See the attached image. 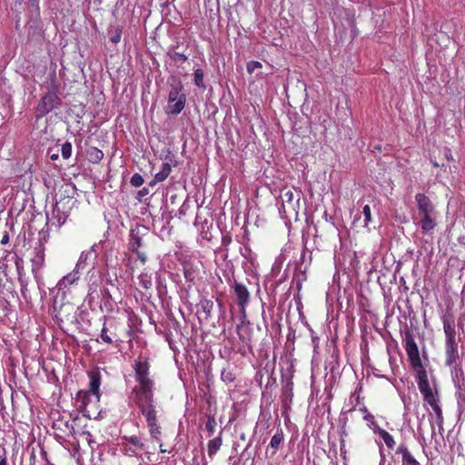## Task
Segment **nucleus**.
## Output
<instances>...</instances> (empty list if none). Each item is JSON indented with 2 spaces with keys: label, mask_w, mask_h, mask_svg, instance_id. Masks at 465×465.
I'll list each match as a JSON object with an SVG mask.
<instances>
[{
  "label": "nucleus",
  "mask_w": 465,
  "mask_h": 465,
  "mask_svg": "<svg viewBox=\"0 0 465 465\" xmlns=\"http://www.w3.org/2000/svg\"><path fill=\"white\" fill-rule=\"evenodd\" d=\"M459 360L458 343L445 342V365L450 368L455 367Z\"/></svg>",
  "instance_id": "14"
},
{
  "label": "nucleus",
  "mask_w": 465,
  "mask_h": 465,
  "mask_svg": "<svg viewBox=\"0 0 465 465\" xmlns=\"http://www.w3.org/2000/svg\"><path fill=\"white\" fill-rule=\"evenodd\" d=\"M152 443H153V445L150 446V449H152V450H151L152 452L151 453H153L156 450V445H155V442H152ZM156 444L159 445L160 452L165 453L167 451L164 448H163L162 440L160 442H156Z\"/></svg>",
  "instance_id": "41"
},
{
  "label": "nucleus",
  "mask_w": 465,
  "mask_h": 465,
  "mask_svg": "<svg viewBox=\"0 0 465 465\" xmlns=\"http://www.w3.org/2000/svg\"><path fill=\"white\" fill-rule=\"evenodd\" d=\"M129 251L134 252L139 251V248L142 246V238L134 232V231L131 232L130 234V241H129Z\"/></svg>",
  "instance_id": "25"
},
{
  "label": "nucleus",
  "mask_w": 465,
  "mask_h": 465,
  "mask_svg": "<svg viewBox=\"0 0 465 465\" xmlns=\"http://www.w3.org/2000/svg\"><path fill=\"white\" fill-rule=\"evenodd\" d=\"M59 84L54 74L50 79L46 93L41 97L35 107V117L40 119L48 114L53 110L60 107L62 100L58 95Z\"/></svg>",
  "instance_id": "3"
},
{
  "label": "nucleus",
  "mask_w": 465,
  "mask_h": 465,
  "mask_svg": "<svg viewBox=\"0 0 465 465\" xmlns=\"http://www.w3.org/2000/svg\"><path fill=\"white\" fill-rule=\"evenodd\" d=\"M73 202L71 199L64 198L58 201L53 209V217L59 226L63 225L69 217Z\"/></svg>",
  "instance_id": "7"
},
{
  "label": "nucleus",
  "mask_w": 465,
  "mask_h": 465,
  "mask_svg": "<svg viewBox=\"0 0 465 465\" xmlns=\"http://www.w3.org/2000/svg\"><path fill=\"white\" fill-rule=\"evenodd\" d=\"M143 176L136 173H134L132 177H131V180H130V183L131 184L134 186V187H140L143 185Z\"/></svg>",
  "instance_id": "37"
},
{
  "label": "nucleus",
  "mask_w": 465,
  "mask_h": 465,
  "mask_svg": "<svg viewBox=\"0 0 465 465\" xmlns=\"http://www.w3.org/2000/svg\"><path fill=\"white\" fill-rule=\"evenodd\" d=\"M222 433L223 431H220L218 437L208 441L207 451L210 458H213L218 452L223 444Z\"/></svg>",
  "instance_id": "21"
},
{
  "label": "nucleus",
  "mask_w": 465,
  "mask_h": 465,
  "mask_svg": "<svg viewBox=\"0 0 465 465\" xmlns=\"http://www.w3.org/2000/svg\"><path fill=\"white\" fill-rule=\"evenodd\" d=\"M376 431L379 433L380 437L383 440L384 443L389 449H393L395 446V440L393 437L385 430L381 428H377Z\"/></svg>",
  "instance_id": "24"
},
{
  "label": "nucleus",
  "mask_w": 465,
  "mask_h": 465,
  "mask_svg": "<svg viewBox=\"0 0 465 465\" xmlns=\"http://www.w3.org/2000/svg\"><path fill=\"white\" fill-rule=\"evenodd\" d=\"M53 428L64 435H71L74 430V428L70 420H65L64 417H59L56 419L53 423Z\"/></svg>",
  "instance_id": "19"
},
{
  "label": "nucleus",
  "mask_w": 465,
  "mask_h": 465,
  "mask_svg": "<svg viewBox=\"0 0 465 465\" xmlns=\"http://www.w3.org/2000/svg\"><path fill=\"white\" fill-rule=\"evenodd\" d=\"M87 376L89 378V389L87 391H89L93 394L94 402H99L101 398V371L98 368H95L87 371Z\"/></svg>",
  "instance_id": "10"
},
{
  "label": "nucleus",
  "mask_w": 465,
  "mask_h": 465,
  "mask_svg": "<svg viewBox=\"0 0 465 465\" xmlns=\"http://www.w3.org/2000/svg\"><path fill=\"white\" fill-rule=\"evenodd\" d=\"M359 411L362 413L363 420L367 421L369 428L372 429L376 432V429L379 428V425L375 420L374 416L368 411L366 406L361 407Z\"/></svg>",
  "instance_id": "22"
},
{
  "label": "nucleus",
  "mask_w": 465,
  "mask_h": 465,
  "mask_svg": "<svg viewBox=\"0 0 465 465\" xmlns=\"http://www.w3.org/2000/svg\"><path fill=\"white\" fill-rule=\"evenodd\" d=\"M355 410V407H352L351 409H350L348 411H352Z\"/></svg>",
  "instance_id": "53"
},
{
  "label": "nucleus",
  "mask_w": 465,
  "mask_h": 465,
  "mask_svg": "<svg viewBox=\"0 0 465 465\" xmlns=\"http://www.w3.org/2000/svg\"><path fill=\"white\" fill-rule=\"evenodd\" d=\"M359 400H360V396L358 395V396L356 397V401H357V402H359Z\"/></svg>",
  "instance_id": "54"
},
{
  "label": "nucleus",
  "mask_w": 465,
  "mask_h": 465,
  "mask_svg": "<svg viewBox=\"0 0 465 465\" xmlns=\"http://www.w3.org/2000/svg\"><path fill=\"white\" fill-rule=\"evenodd\" d=\"M362 214L364 216V225L365 226H368L372 219H371V206L366 204L363 206L362 208Z\"/></svg>",
  "instance_id": "35"
},
{
  "label": "nucleus",
  "mask_w": 465,
  "mask_h": 465,
  "mask_svg": "<svg viewBox=\"0 0 465 465\" xmlns=\"http://www.w3.org/2000/svg\"><path fill=\"white\" fill-rule=\"evenodd\" d=\"M422 398L424 402L430 405V408L440 403V394L437 389H434L433 391H430L429 393H423Z\"/></svg>",
  "instance_id": "23"
},
{
  "label": "nucleus",
  "mask_w": 465,
  "mask_h": 465,
  "mask_svg": "<svg viewBox=\"0 0 465 465\" xmlns=\"http://www.w3.org/2000/svg\"><path fill=\"white\" fill-rule=\"evenodd\" d=\"M80 278V271L74 268L71 272L64 276L58 282L59 289H64L76 282Z\"/></svg>",
  "instance_id": "20"
},
{
  "label": "nucleus",
  "mask_w": 465,
  "mask_h": 465,
  "mask_svg": "<svg viewBox=\"0 0 465 465\" xmlns=\"http://www.w3.org/2000/svg\"><path fill=\"white\" fill-rule=\"evenodd\" d=\"M262 67V64L258 61H251L247 64V72L249 74H252L256 69H259Z\"/></svg>",
  "instance_id": "39"
},
{
  "label": "nucleus",
  "mask_w": 465,
  "mask_h": 465,
  "mask_svg": "<svg viewBox=\"0 0 465 465\" xmlns=\"http://www.w3.org/2000/svg\"><path fill=\"white\" fill-rule=\"evenodd\" d=\"M146 194H148V190L147 189L143 188V190L139 191V195L140 196H144Z\"/></svg>",
  "instance_id": "49"
},
{
  "label": "nucleus",
  "mask_w": 465,
  "mask_h": 465,
  "mask_svg": "<svg viewBox=\"0 0 465 465\" xmlns=\"http://www.w3.org/2000/svg\"><path fill=\"white\" fill-rule=\"evenodd\" d=\"M430 162H431V163H432V165H433L434 167H439V166H440V164H439L436 161H434V160H430Z\"/></svg>",
  "instance_id": "50"
},
{
  "label": "nucleus",
  "mask_w": 465,
  "mask_h": 465,
  "mask_svg": "<svg viewBox=\"0 0 465 465\" xmlns=\"http://www.w3.org/2000/svg\"><path fill=\"white\" fill-rule=\"evenodd\" d=\"M35 255L31 259L32 262V271L36 272L39 271L43 265L45 264V248L43 244H39L35 248Z\"/></svg>",
  "instance_id": "18"
},
{
  "label": "nucleus",
  "mask_w": 465,
  "mask_h": 465,
  "mask_svg": "<svg viewBox=\"0 0 465 465\" xmlns=\"http://www.w3.org/2000/svg\"><path fill=\"white\" fill-rule=\"evenodd\" d=\"M139 285L144 290H149L153 287L152 275L146 272L141 273L138 277Z\"/></svg>",
  "instance_id": "28"
},
{
  "label": "nucleus",
  "mask_w": 465,
  "mask_h": 465,
  "mask_svg": "<svg viewBox=\"0 0 465 465\" xmlns=\"http://www.w3.org/2000/svg\"><path fill=\"white\" fill-rule=\"evenodd\" d=\"M418 384V388L420 390V394L422 395L423 393H429L430 391H433L434 390L431 388L430 384V381L429 380L428 381H420V382H417Z\"/></svg>",
  "instance_id": "34"
},
{
  "label": "nucleus",
  "mask_w": 465,
  "mask_h": 465,
  "mask_svg": "<svg viewBox=\"0 0 465 465\" xmlns=\"http://www.w3.org/2000/svg\"><path fill=\"white\" fill-rule=\"evenodd\" d=\"M284 440V434L283 430L282 429L277 430L276 433L272 436L271 441H270V447L274 449L275 450H278L280 445Z\"/></svg>",
  "instance_id": "26"
},
{
  "label": "nucleus",
  "mask_w": 465,
  "mask_h": 465,
  "mask_svg": "<svg viewBox=\"0 0 465 465\" xmlns=\"http://www.w3.org/2000/svg\"><path fill=\"white\" fill-rule=\"evenodd\" d=\"M184 277L187 281L193 282L194 279L193 272L185 270L184 271Z\"/></svg>",
  "instance_id": "44"
},
{
  "label": "nucleus",
  "mask_w": 465,
  "mask_h": 465,
  "mask_svg": "<svg viewBox=\"0 0 465 465\" xmlns=\"http://www.w3.org/2000/svg\"><path fill=\"white\" fill-rule=\"evenodd\" d=\"M221 378L226 383H231L235 379L234 374L230 369H223L221 373Z\"/></svg>",
  "instance_id": "33"
},
{
  "label": "nucleus",
  "mask_w": 465,
  "mask_h": 465,
  "mask_svg": "<svg viewBox=\"0 0 465 465\" xmlns=\"http://www.w3.org/2000/svg\"><path fill=\"white\" fill-rule=\"evenodd\" d=\"M104 154H103V152L94 148V159L95 161H100L102 158H103Z\"/></svg>",
  "instance_id": "42"
},
{
  "label": "nucleus",
  "mask_w": 465,
  "mask_h": 465,
  "mask_svg": "<svg viewBox=\"0 0 465 465\" xmlns=\"http://www.w3.org/2000/svg\"><path fill=\"white\" fill-rule=\"evenodd\" d=\"M443 331L445 334V342H455L456 341V331L455 322L450 315H443Z\"/></svg>",
  "instance_id": "16"
},
{
  "label": "nucleus",
  "mask_w": 465,
  "mask_h": 465,
  "mask_svg": "<svg viewBox=\"0 0 465 465\" xmlns=\"http://www.w3.org/2000/svg\"><path fill=\"white\" fill-rule=\"evenodd\" d=\"M9 242L8 234H5L1 240V244L5 245Z\"/></svg>",
  "instance_id": "48"
},
{
  "label": "nucleus",
  "mask_w": 465,
  "mask_h": 465,
  "mask_svg": "<svg viewBox=\"0 0 465 465\" xmlns=\"http://www.w3.org/2000/svg\"><path fill=\"white\" fill-rule=\"evenodd\" d=\"M403 345L410 366L415 373L416 382L428 381V372L422 364L418 345L415 341L413 332L411 330L407 329L404 332Z\"/></svg>",
  "instance_id": "2"
},
{
  "label": "nucleus",
  "mask_w": 465,
  "mask_h": 465,
  "mask_svg": "<svg viewBox=\"0 0 465 465\" xmlns=\"http://www.w3.org/2000/svg\"><path fill=\"white\" fill-rule=\"evenodd\" d=\"M137 255V259L140 261L141 264L142 265H144L146 261H147V256L144 252H140V251H137V252H134Z\"/></svg>",
  "instance_id": "40"
},
{
  "label": "nucleus",
  "mask_w": 465,
  "mask_h": 465,
  "mask_svg": "<svg viewBox=\"0 0 465 465\" xmlns=\"http://www.w3.org/2000/svg\"><path fill=\"white\" fill-rule=\"evenodd\" d=\"M122 448L124 452L128 456H137L141 452L148 454L152 452L150 446H146L142 439L136 435L123 437Z\"/></svg>",
  "instance_id": "5"
},
{
  "label": "nucleus",
  "mask_w": 465,
  "mask_h": 465,
  "mask_svg": "<svg viewBox=\"0 0 465 465\" xmlns=\"http://www.w3.org/2000/svg\"><path fill=\"white\" fill-rule=\"evenodd\" d=\"M193 76H194V79H193L194 84L201 89H205L206 85L203 81V78H204L203 70L201 68L194 70Z\"/></svg>",
  "instance_id": "31"
},
{
  "label": "nucleus",
  "mask_w": 465,
  "mask_h": 465,
  "mask_svg": "<svg viewBox=\"0 0 465 465\" xmlns=\"http://www.w3.org/2000/svg\"><path fill=\"white\" fill-rule=\"evenodd\" d=\"M50 158H51L52 160H56V159L58 158V154H52V155L50 156Z\"/></svg>",
  "instance_id": "51"
},
{
  "label": "nucleus",
  "mask_w": 465,
  "mask_h": 465,
  "mask_svg": "<svg viewBox=\"0 0 465 465\" xmlns=\"http://www.w3.org/2000/svg\"><path fill=\"white\" fill-rule=\"evenodd\" d=\"M100 338L102 339V341L107 344H113V338L108 334V329L105 327V323L104 324L103 328H102V331H101V334H100Z\"/></svg>",
  "instance_id": "36"
},
{
  "label": "nucleus",
  "mask_w": 465,
  "mask_h": 465,
  "mask_svg": "<svg viewBox=\"0 0 465 465\" xmlns=\"http://www.w3.org/2000/svg\"><path fill=\"white\" fill-rule=\"evenodd\" d=\"M167 55L178 65L183 64L188 60V55L176 51H170L167 53Z\"/></svg>",
  "instance_id": "27"
},
{
  "label": "nucleus",
  "mask_w": 465,
  "mask_h": 465,
  "mask_svg": "<svg viewBox=\"0 0 465 465\" xmlns=\"http://www.w3.org/2000/svg\"><path fill=\"white\" fill-rule=\"evenodd\" d=\"M0 465H7V458L5 449L3 450L2 454H0Z\"/></svg>",
  "instance_id": "45"
},
{
  "label": "nucleus",
  "mask_w": 465,
  "mask_h": 465,
  "mask_svg": "<svg viewBox=\"0 0 465 465\" xmlns=\"http://www.w3.org/2000/svg\"><path fill=\"white\" fill-rule=\"evenodd\" d=\"M216 420L214 416H207L206 421H205V430L208 431L209 436H212L214 433V430L216 427Z\"/></svg>",
  "instance_id": "32"
},
{
  "label": "nucleus",
  "mask_w": 465,
  "mask_h": 465,
  "mask_svg": "<svg viewBox=\"0 0 465 465\" xmlns=\"http://www.w3.org/2000/svg\"><path fill=\"white\" fill-rule=\"evenodd\" d=\"M431 409L435 414L436 423H437V425L439 427V430L440 432L441 430H443V423H444V417H443V412H442L440 404L439 403L438 405L432 407Z\"/></svg>",
  "instance_id": "29"
},
{
  "label": "nucleus",
  "mask_w": 465,
  "mask_h": 465,
  "mask_svg": "<svg viewBox=\"0 0 465 465\" xmlns=\"http://www.w3.org/2000/svg\"><path fill=\"white\" fill-rule=\"evenodd\" d=\"M396 454L401 455V465H420L405 444H400Z\"/></svg>",
  "instance_id": "17"
},
{
  "label": "nucleus",
  "mask_w": 465,
  "mask_h": 465,
  "mask_svg": "<svg viewBox=\"0 0 465 465\" xmlns=\"http://www.w3.org/2000/svg\"><path fill=\"white\" fill-rule=\"evenodd\" d=\"M415 201L417 203L418 214L436 213L433 203L424 193H417Z\"/></svg>",
  "instance_id": "15"
},
{
  "label": "nucleus",
  "mask_w": 465,
  "mask_h": 465,
  "mask_svg": "<svg viewBox=\"0 0 465 465\" xmlns=\"http://www.w3.org/2000/svg\"><path fill=\"white\" fill-rule=\"evenodd\" d=\"M444 155H445V158L448 160V161H453V157H452V153H451V151L450 148L448 147H445L444 148Z\"/></svg>",
  "instance_id": "43"
},
{
  "label": "nucleus",
  "mask_w": 465,
  "mask_h": 465,
  "mask_svg": "<svg viewBox=\"0 0 465 465\" xmlns=\"http://www.w3.org/2000/svg\"><path fill=\"white\" fill-rule=\"evenodd\" d=\"M237 299V304L240 308V312L242 318H246V307L251 300V293L247 287L241 282H234L232 286Z\"/></svg>",
  "instance_id": "6"
},
{
  "label": "nucleus",
  "mask_w": 465,
  "mask_h": 465,
  "mask_svg": "<svg viewBox=\"0 0 465 465\" xmlns=\"http://www.w3.org/2000/svg\"><path fill=\"white\" fill-rule=\"evenodd\" d=\"M237 334L241 342L248 347L252 348V331L251 328V323L246 318H242L241 315L240 323L237 324L236 327Z\"/></svg>",
  "instance_id": "11"
},
{
  "label": "nucleus",
  "mask_w": 465,
  "mask_h": 465,
  "mask_svg": "<svg viewBox=\"0 0 465 465\" xmlns=\"http://www.w3.org/2000/svg\"><path fill=\"white\" fill-rule=\"evenodd\" d=\"M280 198L282 200V209L284 213L291 212L296 213V209L299 206L300 194L297 193V199H294V193L292 189L283 187L281 191Z\"/></svg>",
  "instance_id": "9"
},
{
  "label": "nucleus",
  "mask_w": 465,
  "mask_h": 465,
  "mask_svg": "<svg viewBox=\"0 0 465 465\" xmlns=\"http://www.w3.org/2000/svg\"><path fill=\"white\" fill-rule=\"evenodd\" d=\"M136 385L133 388L134 401L145 418L152 442H160L162 428L159 424L154 401V380L151 374L148 357L139 355L133 363Z\"/></svg>",
  "instance_id": "1"
},
{
  "label": "nucleus",
  "mask_w": 465,
  "mask_h": 465,
  "mask_svg": "<svg viewBox=\"0 0 465 465\" xmlns=\"http://www.w3.org/2000/svg\"><path fill=\"white\" fill-rule=\"evenodd\" d=\"M232 242V237L230 235H224L222 239V243L223 246H227Z\"/></svg>",
  "instance_id": "46"
},
{
  "label": "nucleus",
  "mask_w": 465,
  "mask_h": 465,
  "mask_svg": "<svg viewBox=\"0 0 465 465\" xmlns=\"http://www.w3.org/2000/svg\"><path fill=\"white\" fill-rule=\"evenodd\" d=\"M435 435V429L434 427L432 426V436Z\"/></svg>",
  "instance_id": "52"
},
{
  "label": "nucleus",
  "mask_w": 465,
  "mask_h": 465,
  "mask_svg": "<svg viewBox=\"0 0 465 465\" xmlns=\"http://www.w3.org/2000/svg\"><path fill=\"white\" fill-rule=\"evenodd\" d=\"M94 401L93 394L87 390H80L74 398V406L79 412H89L87 407Z\"/></svg>",
  "instance_id": "12"
},
{
  "label": "nucleus",
  "mask_w": 465,
  "mask_h": 465,
  "mask_svg": "<svg viewBox=\"0 0 465 465\" xmlns=\"http://www.w3.org/2000/svg\"><path fill=\"white\" fill-rule=\"evenodd\" d=\"M121 40V33L118 32L115 35L111 38L113 43H118Z\"/></svg>",
  "instance_id": "47"
},
{
  "label": "nucleus",
  "mask_w": 465,
  "mask_h": 465,
  "mask_svg": "<svg viewBox=\"0 0 465 465\" xmlns=\"http://www.w3.org/2000/svg\"><path fill=\"white\" fill-rule=\"evenodd\" d=\"M170 91L168 94L166 113L169 114H179L184 108L186 104V94L183 90L182 81L172 76L168 79Z\"/></svg>",
  "instance_id": "4"
},
{
  "label": "nucleus",
  "mask_w": 465,
  "mask_h": 465,
  "mask_svg": "<svg viewBox=\"0 0 465 465\" xmlns=\"http://www.w3.org/2000/svg\"><path fill=\"white\" fill-rule=\"evenodd\" d=\"M419 225L423 234H431L437 226L435 213L418 214Z\"/></svg>",
  "instance_id": "13"
},
{
  "label": "nucleus",
  "mask_w": 465,
  "mask_h": 465,
  "mask_svg": "<svg viewBox=\"0 0 465 465\" xmlns=\"http://www.w3.org/2000/svg\"><path fill=\"white\" fill-rule=\"evenodd\" d=\"M165 162L162 164V169L155 175L153 180L149 183L150 186H154L156 183L163 182L167 179L172 172V167L177 165V162L174 159V155L168 150L167 154L164 157Z\"/></svg>",
  "instance_id": "8"
},
{
  "label": "nucleus",
  "mask_w": 465,
  "mask_h": 465,
  "mask_svg": "<svg viewBox=\"0 0 465 465\" xmlns=\"http://www.w3.org/2000/svg\"><path fill=\"white\" fill-rule=\"evenodd\" d=\"M91 256H92V252H90V251L82 252L74 268H76L79 271L84 270L86 262L91 258Z\"/></svg>",
  "instance_id": "30"
},
{
  "label": "nucleus",
  "mask_w": 465,
  "mask_h": 465,
  "mask_svg": "<svg viewBox=\"0 0 465 465\" xmlns=\"http://www.w3.org/2000/svg\"><path fill=\"white\" fill-rule=\"evenodd\" d=\"M72 153V145L70 143L66 142L62 145L61 153L63 158L68 159L71 156Z\"/></svg>",
  "instance_id": "38"
}]
</instances>
